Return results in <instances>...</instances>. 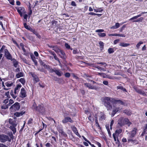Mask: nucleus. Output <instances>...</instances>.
I'll return each mask as SVG.
<instances>
[{"instance_id": "nucleus-1", "label": "nucleus", "mask_w": 147, "mask_h": 147, "mask_svg": "<svg viewBox=\"0 0 147 147\" xmlns=\"http://www.w3.org/2000/svg\"><path fill=\"white\" fill-rule=\"evenodd\" d=\"M104 105L106 107L107 110H110L112 109V105L113 102H114L115 103L118 105H123L124 102L120 100H116L112 98L108 97H106L102 99Z\"/></svg>"}, {"instance_id": "nucleus-2", "label": "nucleus", "mask_w": 147, "mask_h": 147, "mask_svg": "<svg viewBox=\"0 0 147 147\" xmlns=\"http://www.w3.org/2000/svg\"><path fill=\"white\" fill-rule=\"evenodd\" d=\"M32 108L34 110L37 111L39 113L42 114H43L45 112V109L44 108L42 105H39L38 107H36V104L35 103L32 106Z\"/></svg>"}, {"instance_id": "nucleus-3", "label": "nucleus", "mask_w": 147, "mask_h": 147, "mask_svg": "<svg viewBox=\"0 0 147 147\" xmlns=\"http://www.w3.org/2000/svg\"><path fill=\"white\" fill-rule=\"evenodd\" d=\"M7 140L9 142L11 141L8 136L4 134H0V142L3 143Z\"/></svg>"}, {"instance_id": "nucleus-4", "label": "nucleus", "mask_w": 147, "mask_h": 147, "mask_svg": "<svg viewBox=\"0 0 147 147\" xmlns=\"http://www.w3.org/2000/svg\"><path fill=\"white\" fill-rule=\"evenodd\" d=\"M16 8L21 17L23 16V14H24L26 13L25 11L24 8L23 7H17Z\"/></svg>"}, {"instance_id": "nucleus-5", "label": "nucleus", "mask_w": 147, "mask_h": 147, "mask_svg": "<svg viewBox=\"0 0 147 147\" xmlns=\"http://www.w3.org/2000/svg\"><path fill=\"white\" fill-rule=\"evenodd\" d=\"M20 108V106L19 103L18 102H16L11 106L10 108V109H12L14 110L17 111L19 110Z\"/></svg>"}, {"instance_id": "nucleus-6", "label": "nucleus", "mask_w": 147, "mask_h": 147, "mask_svg": "<svg viewBox=\"0 0 147 147\" xmlns=\"http://www.w3.org/2000/svg\"><path fill=\"white\" fill-rule=\"evenodd\" d=\"M84 85L87 87L89 89H94L98 90L99 89V88L95 86H93L89 83H84Z\"/></svg>"}, {"instance_id": "nucleus-7", "label": "nucleus", "mask_w": 147, "mask_h": 147, "mask_svg": "<svg viewBox=\"0 0 147 147\" xmlns=\"http://www.w3.org/2000/svg\"><path fill=\"white\" fill-rule=\"evenodd\" d=\"M8 99H6L3 101L2 105L1 107L2 109H5L8 108V107L9 106L8 104Z\"/></svg>"}, {"instance_id": "nucleus-8", "label": "nucleus", "mask_w": 147, "mask_h": 147, "mask_svg": "<svg viewBox=\"0 0 147 147\" xmlns=\"http://www.w3.org/2000/svg\"><path fill=\"white\" fill-rule=\"evenodd\" d=\"M4 55L7 59H12V57L7 49L4 50Z\"/></svg>"}, {"instance_id": "nucleus-9", "label": "nucleus", "mask_w": 147, "mask_h": 147, "mask_svg": "<svg viewBox=\"0 0 147 147\" xmlns=\"http://www.w3.org/2000/svg\"><path fill=\"white\" fill-rule=\"evenodd\" d=\"M118 124L122 126L125 125V118L122 117H121L118 120Z\"/></svg>"}, {"instance_id": "nucleus-10", "label": "nucleus", "mask_w": 147, "mask_h": 147, "mask_svg": "<svg viewBox=\"0 0 147 147\" xmlns=\"http://www.w3.org/2000/svg\"><path fill=\"white\" fill-rule=\"evenodd\" d=\"M62 122L64 123H66L68 122H70L71 123H72L73 121L72 119L71 118L69 117H66L64 118V119L62 120Z\"/></svg>"}, {"instance_id": "nucleus-11", "label": "nucleus", "mask_w": 147, "mask_h": 147, "mask_svg": "<svg viewBox=\"0 0 147 147\" xmlns=\"http://www.w3.org/2000/svg\"><path fill=\"white\" fill-rule=\"evenodd\" d=\"M30 74L33 78L34 80L35 81V83H36L38 82L39 81V79L36 74L32 72L30 73Z\"/></svg>"}, {"instance_id": "nucleus-12", "label": "nucleus", "mask_w": 147, "mask_h": 147, "mask_svg": "<svg viewBox=\"0 0 147 147\" xmlns=\"http://www.w3.org/2000/svg\"><path fill=\"white\" fill-rule=\"evenodd\" d=\"M132 137H131L130 136L127 138V140L128 142H131V144H138V141L136 140H133L131 139V138Z\"/></svg>"}, {"instance_id": "nucleus-13", "label": "nucleus", "mask_w": 147, "mask_h": 147, "mask_svg": "<svg viewBox=\"0 0 147 147\" xmlns=\"http://www.w3.org/2000/svg\"><path fill=\"white\" fill-rule=\"evenodd\" d=\"M20 96L22 98H24L26 97V92L24 89V88H22L20 93Z\"/></svg>"}, {"instance_id": "nucleus-14", "label": "nucleus", "mask_w": 147, "mask_h": 147, "mask_svg": "<svg viewBox=\"0 0 147 147\" xmlns=\"http://www.w3.org/2000/svg\"><path fill=\"white\" fill-rule=\"evenodd\" d=\"M60 57L63 59H65V54L63 51L62 50H61L59 53L58 54Z\"/></svg>"}, {"instance_id": "nucleus-15", "label": "nucleus", "mask_w": 147, "mask_h": 147, "mask_svg": "<svg viewBox=\"0 0 147 147\" xmlns=\"http://www.w3.org/2000/svg\"><path fill=\"white\" fill-rule=\"evenodd\" d=\"M146 13H147V12H142L140 14H139L136 16H135L132 18H131L129 20L131 21L134 20L135 19H136L138 17H140L143 14Z\"/></svg>"}, {"instance_id": "nucleus-16", "label": "nucleus", "mask_w": 147, "mask_h": 147, "mask_svg": "<svg viewBox=\"0 0 147 147\" xmlns=\"http://www.w3.org/2000/svg\"><path fill=\"white\" fill-rule=\"evenodd\" d=\"M98 116L99 117L100 119L101 120H102L105 119V115L102 112H100V113H98Z\"/></svg>"}, {"instance_id": "nucleus-17", "label": "nucleus", "mask_w": 147, "mask_h": 147, "mask_svg": "<svg viewBox=\"0 0 147 147\" xmlns=\"http://www.w3.org/2000/svg\"><path fill=\"white\" fill-rule=\"evenodd\" d=\"M39 61L40 65H42L45 68L50 69V66L45 64L41 60H40Z\"/></svg>"}, {"instance_id": "nucleus-18", "label": "nucleus", "mask_w": 147, "mask_h": 147, "mask_svg": "<svg viewBox=\"0 0 147 147\" xmlns=\"http://www.w3.org/2000/svg\"><path fill=\"white\" fill-rule=\"evenodd\" d=\"M137 129L136 128H134L131 132V135L130 136L131 137H133L136 135V133Z\"/></svg>"}, {"instance_id": "nucleus-19", "label": "nucleus", "mask_w": 147, "mask_h": 147, "mask_svg": "<svg viewBox=\"0 0 147 147\" xmlns=\"http://www.w3.org/2000/svg\"><path fill=\"white\" fill-rule=\"evenodd\" d=\"M136 91L138 93L141 94L143 96H145L146 95V93L143 90L140 89H137L136 90Z\"/></svg>"}, {"instance_id": "nucleus-20", "label": "nucleus", "mask_w": 147, "mask_h": 147, "mask_svg": "<svg viewBox=\"0 0 147 147\" xmlns=\"http://www.w3.org/2000/svg\"><path fill=\"white\" fill-rule=\"evenodd\" d=\"M11 60L12 61L14 66L16 67H17L18 63V62L14 59H13L12 58V59Z\"/></svg>"}, {"instance_id": "nucleus-21", "label": "nucleus", "mask_w": 147, "mask_h": 147, "mask_svg": "<svg viewBox=\"0 0 147 147\" xmlns=\"http://www.w3.org/2000/svg\"><path fill=\"white\" fill-rule=\"evenodd\" d=\"M53 50H54L57 54H58L60 51L61 49L58 48L57 46H55Z\"/></svg>"}, {"instance_id": "nucleus-22", "label": "nucleus", "mask_w": 147, "mask_h": 147, "mask_svg": "<svg viewBox=\"0 0 147 147\" xmlns=\"http://www.w3.org/2000/svg\"><path fill=\"white\" fill-rule=\"evenodd\" d=\"M125 124H127L128 126H129L131 124V123L129 121V119L127 118H125Z\"/></svg>"}, {"instance_id": "nucleus-23", "label": "nucleus", "mask_w": 147, "mask_h": 147, "mask_svg": "<svg viewBox=\"0 0 147 147\" xmlns=\"http://www.w3.org/2000/svg\"><path fill=\"white\" fill-rule=\"evenodd\" d=\"M119 45L120 46L122 47H125L130 45V44L129 43H126L123 42H121L120 43Z\"/></svg>"}, {"instance_id": "nucleus-24", "label": "nucleus", "mask_w": 147, "mask_h": 147, "mask_svg": "<svg viewBox=\"0 0 147 147\" xmlns=\"http://www.w3.org/2000/svg\"><path fill=\"white\" fill-rule=\"evenodd\" d=\"M119 108H116L114 109L112 112L111 116L112 117H113L114 115L117 112L119 111Z\"/></svg>"}, {"instance_id": "nucleus-25", "label": "nucleus", "mask_w": 147, "mask_h": 147, "mask_svg": "<svg viewBox=\"0 0 147 147\" xmlns=\"http://www.w3.org/2000/svg\"><path fill=\"white\" fill-rule=\"evenodd\" d=\"M55 73L59 76H61L63 74L61 71L56 69H55Z\"/></svg>"}, {"instance_id": "nucleus-26", "label": "nucleus", "mask_w": 147, "mask_h": 147, "mask_svg": "<svg viewBox=\"0 0 147 147\" xmlns=\"http://www.w3.org/2000/svg\"><path fill=\"white\" fill-rule=\"evenodd\" d=\"M23 76V73L21 72L19 73L16 75V77L17 78H19L20 77Z\"/></svg>"}, {"instance_id": "nucleus-27", "label": "nucleus", "mask_w": 147, "mask_h": 147, "mask_svg": "<svg viewBox=\"0 0 147 147\" xmlns=\"http://www.w3.org/2000/svg\"><path fill=\"white\" fill-rule=\"evenodd\" d=\"M117 89H120L122 90L123 92H127L126 90L123 88L122 86H118L117 87Z\"/></svg>"}, {"instance_id": "nucleus-28", "label": "nucleus", "mask_w": 147, "mask_h": 147, "mask_svg": "<svg viewBox=\"0 0 147 147\" xmlns=\"http://www.w3.org/2000/svg\"><path fill=\"white\" fill-rule=\"evenodd\" d=\"M31 3H32L31 2L30 3V5L29 6V11L28 14L30 16L32 12V10H31V8L32 7V6L33 5Z\"/></svg>"}, {"instance_id": "nucleus-29", "label": "nucleus", "mask_w": 147, "mask_h": 147, "mask_svg": "<svg viewBox=\"0 0 147 147\" xmlns=\"http://www.w3.org/2000/svg\"><path fill=\"white\" fill-rule=\"evenodd\" d=\"M123 112L128 115H131V113L130 111L128 110H125L123 111Z\"/></svg>"}, {"instance_id": "nucleus-30", "label": "nucleus", "mask_w": 147, "mask_h": 147, "mask_svg": "<svg viewBox=\"0 0 147 147\" xmlns=\"http://www.w3.org/2000/svg\"><path fill=\"white\" fill-rule=\"evenodd\" d=\"M5 84L7 87H9L12 86L13 83L10 82H6Z\"/></svg>"}, {"instance_id": "nucleus-31", "label": "nucleus", "mask_w": 147, "mask_h": 147, "mask_svg": "<svg viewBox=\"0 0 147 147\" xmlns=\"http://www.w3.org/2000/svg\"><path fill=\"white\" fill-rule=\"evenodd\" d=\"M98 44L99 45L100 47L101 50L103 49L104 46V44L102 41H100L98 42Z\"/></svg>"}, {"instance_id": "nucleus-32", "label": "nucleus", "mask_w": 147, "mask_h": 147, "mask_svg": "<svg viewBox=\"0 0 147 147\" xmlns=\"http://www.w3.org/2000/svg\"><path fill=\"white\" fill-rule=\"evenodd\" d=\"M143 20V18L140 17L136 20H133V22H142Z\"/></svg>"}, {"instance_id": "nucleus-33", "label": "nucleus", "mask_w": 147, "mask_h": 147, "mask_svg": "<svg viewBox=\"0 0 147 147\" xmlns=\"http://www.w3.org/2000/svg\"><path fill=\"white\" fill-rule=\"evenodd\" d=\"M95 67L98 69L100 70V71H106V69L105 68H102V67L99 66H96Z\"/></svg>"}, {"instance_id": "nucleus-34", "label": "nucleus", "mask_w": 147, "mask_h": 147, "mask_svg": "<svg viewBox=\"0 0 147 147\" xmlns=\"http://www.w3.org/2000/svg\"><path fill=\"white\" fill-rule=\"evenodd\" d=\"M5 49H6L5 46L4 45H3L0 50V53L3 52V51H4V50H5Z\"/></svg>"}, {"instance_id": "nucleus-35", "label": "nucleus", "mask_w": 147, "mask_h": 147, "mask_svg": "<svg viewBox=\"0 0 147 147\" xmlns=\"http://www.w3.org/2000/svg\"><path fill=\"white\" fill-rule=\"evenodd\" d=\"M9 128L13 131L14 134L16 132V129L15 128V127L10 126Z\"/></svg>"}, {"instance_id": "nucleus-36", "label": "nucleus", "mask_w": 147, "mask_h": 147, "mask_svg": "<svg viewBox=\"0 0 147 147\" xmlns=\"http://www.w3.org/2000/svg\"><path fill=\"white\" fill-rule=\"evenodd\" d=\"M53 56L54 58L59 63L61 64V63L59 59L57 57L56 54L54 55V56Z\"/></svg>"}, {"instance_id": "nucleus-37", "label": "nucleus", "mask_w": 147, "mask_h": 147, "mask_svg": "<svg viewBox=\"0 0 147 147\" xmlns=\"http://www.w3.org/2000/svg\"><path fill=\"white\" fill-rule=\"evenodd\" d=\"M143 44V42L142 41H140L136 45V47H137V49H138L140 47V46L141 44Z\"/></svg>"}, {"instance_id": "nucleus-38", "label": "nucleus", "mask_w": 147, "mask_h": 147, "mask_svg": "<svg viewBox=\"0 0 147 147\" xmlns=\"http://www.w3.org/2000/svg\"><path fill=\"white\" fill-rule=\"evenodd\" d=\"M122 130L121 129H117L115 131V133L116 134H118V135L119 134H120L122 132Z\"/></svg>"}, {"instance_id": "nucleus-39", "label": "nucleus", "mask_w": 147, "mask_h": 147, "mask_svg": "<svg viewBox=\"0 0 147 147\" xmlns=\"http://www.w3.org/2000/svg\"><path fill=\"white\" fill-rule=\"evenodd\" d=\"M20 46L22 48V49L23 50L24 52H26V50H25V48H24V45L22 43H21L20 44Z\"/></svg>"}, {"instance_id": "nucleus-40", "label": "nucleus", "mask_w": 147, "mask_h": 147, "mask_svg": "<svg viewBox=\"0 0 147 147\" xmlns=\"http://www.w3.org/2000/svg\"><path fill=\"white\" fill-rule=\"evenodd\" d=\"M19 81L21 82L23 84H25V80L24 78H21L19 80Z\"/></svg>"}, {"instance_id": "nucleus-41", "label": "nucleus", "mask_w": 147, "mask_h": 147, "mask_svg": "<svg viewBox=\"0 0 147 147\" xmlns=\"http://www.w3.org/2000/svg\"><path fill=\"white\" fill-rule=\"evenodd\" d=\"M98 35L100 37H104L106 35V34L104 33H98Z\"/></svg>"}, {"instance_id": "nucleus-42", "label": "nucleus", "mask_w": 147, "mask_h": 147, "mask_svg": "<svg viewBox=\"0 0 147 147\" xmlns=\"http://www.w3.org/2000/svg\"><path fill=\"white\" fill-rule=\"evenodd\" d=\"M9 103H8V104L9 105V106H10L14 102L13 100H12L10 99L9 100Z\"/></svg>"}, {"instance_id": "nucleus-43", "label": "nucleus", "mask_w": 147, "mask_h": 147, "mask_svg": "<svg viewBox=\"0 0 147 147\" xmlns=\"http://www.w3.org/2000/svg\"><path fill=\"white\" fill-rule=\"evenodd\" d=\"M108 53L109 54L113 53L114 52L113 50V49L110 48L108 50Z\"/></svg>"}, {"instance_id": "nucleus-44", "label": "nucleus", "mask_w": 147, "mask_h": 147, "mask_svg": "<svg viewBox=\"0 0 147 147\" xmlns=\"http://www.w3.org/2000/svg\"><path fill=\"white\" fill-rule=\"evenodd\" d=\"M97 63L98 64H100L103 65L105 67L107 65V64L106 63L104 62L98 63Z\"/></svg>"}, {"instance_id": "nucleus-45", "label": "nucleus", "mask_w": 147, "mask_h": 147, "mask_svg": "<svg viewBox=\"0 0 147 147\" xmlns=\"http://www.w3.org/2000/svg\"><path fill=\"white\" fill-rule=\"evenodd\" d=\"M10 94L11 95V96L13 97V98L14 99H15L17 97L16 96V95H14L13 94L12 91H11V92H10Z\"/></svg>"}, {"instance_id": "nucleus-46", "label": "nucleus", "mask_w": 147, "mask_h": 147, "mask_svg": "<svg viewBox=\"0 0 147 147\" xmlns=\"http://www.w3.org/2000/svg\"><path fill=\"white\" fill-rule=\"evenodd\" d=\"M24 28L27 29L29 30V28H30V27H29L27 25L26 23H24Z\"/></svg>"}, {"instance_id": "nucleus-47", "label": "nucleus", "mask_w": 147, "mask_h": 147, "mask_svg": "<svg viewBox=\"0 0 147 147\" xmlns=\"http://www.w3.org/2000/svg\"><path fill=\"white\" fill-rule=\"evenodd\" d=\"M34 34L35 35H36V36L38 38H40V35L36 31H35L34 32Z\"/></svg>"}, {"instance_id": "nucleus-48", "label": "nucleus", "mask_w": 147, "mask_h": 147, "mask_svg": "<svg viewBox=\"0 0 147 147\" xmlns=\"http://www.w3.org/2000/svg\"><path fill=\"white\" fill-rule=\"evenodd\" d=\"M5 96H7V98H10V96L9 95V92H5Z\"/></svg>"}, {"instance_id": "nucleus-49", "label": "nucleus", "mask_w": 147, "mask_h": 147, "mask_svg": "<svg viewBox=\"0 0 147 147\" xmlns=\"http://www.w3.org/2000/svg\"><path fill=\"white\" fill-rule=\"evenodd\" d=\"M79 53L78 51L76 49H74L73 51V53L74 54H76Z\"/></svg>"}, {"instance_id": "nucleus-50", "label": "nucleus", "mask_w": 147, "mask_h": 147, "mask_svg": "<svg viewBox=\"0 0 147 147\" xmlns=\"http://www.w3.org/2000/svg\"><path fill=\"white\" fill-rule=\"evenodd\" d=\"M21 85H18L15 88L16 90H18L21 87Z\"/></svg>"}, {"instance_id": "nucleus-51", "label": "nucleus", "mask_w": 147, "mask_h": 147, "mask_svg": "<svg viewBox=\"0 0 147 147\" xmlns=\"http://www.w3.org/2000/svg\"><path fill=\"white\" fill-rule=\"evenodd\" d=\"M65 76L66 77L69 78L70 76V74L69 73H66L65 74Z\"/></svg>"}, {"instance_id": "nucleus-52", "label": "nucleus", "mask_w": 147, "mask_h": 147, "mask_svg": "<svg viewBox=\"0 0 147 147\" xmlns=\"http://www.w3.org/2000/svg\"><path fill=\"white\" fill-rule=\"evenodd\" d=\"M95 31L96 32L100 33L104 32V30L103 29H98L96 30Z\"/></svg>"}, {"instance_id": "nucleus-53", "label": "nucleus", "mask_w": 147, "mask_h": 147, "mask_svg": "<svg viewBox=\"0 0 147 147\" xmlns=\"http://www.w3.org/2000/svg\"><path fill=\"white\" fill-rule=\"evenodd\" d=\"M32 119L31 118L28 121V124H30L32 123Z\"/></svg>"}, {"instance_id": "nucleus-54", "label": "nucleus", "mask_w": 147, "mask_h": 147, "mask_svg": "<svg viewBox=\"0 0 147 147\" xmlns=\"http://www.w3.org/2000/svg\"><path fill=\"white\" fill-rule=\"evenodd\" d=\"M48 69L51 72H54L55 73V69H52V68H50V69Z\"/></svg>"}, {"instance_id": "nucleus-55", "label": "nucleus", "mask_w": 147, "mask_h": 147, "mask_svg": "<svg viewBox=\"0 0 147 147\" xmlns=\"http://www.w3.org/2000/svg\"><path fill=\"white\" fill-rule=\"evenodd\" d=\"M12 126L16 127L17 125V124L16 123V121H14L11 124Z\"/></svg>"}, {"instance_id": "nucleus-56", "label": "nucleus", "mask_w": 147, "mask_h": 147, "mask_svg": "<svg viewBox=\"0 0 147 147\" xmlns=\"http://www.w3.org/2000/svg\"><path fill=\"white\" fill-rule=\"evenodd\" d=\"M106 127L107 129V131H108V133L109 136H111V132L109 130V127H107V126H106Z\"/></svg>"}, {"instance_id": "nucleus-57", "label": "nucleus", "mask_w": 147, "mask_h": 147, "mask_svg": "<svg viewBox=\"0 0 147 147\" xmlns=\"http://www.w3.org/2000/svg\"><path fill=\"white\" fill-rule=\"evenodd\" d=\"M89 14L91 15L94 16L96 15H99V14H96L93 12H90L89 13Z\"/></svg>"}, {"instance_id": "nucleus-58", "label": "nucleus", "mask_w": 147, "mask_h": 147, "mask_svg": "<svg viewBox=\"0 0 147 147\" xmlns=\"http://www.w3.org/2000/svg\"><path fill=\"white\" fill-rule=\"evenodd\" d=\"M71 5L72 6H76V5L75 2L74 1H72Z\"/></svg>"}, {"instance_id": "nucleus-59", "label": "nucleus", "mask_w": 147, "mask_h": 147, "mask_svg": "<svg viewBox=\"0 0 147 147\" xmlns=\"http://www.w3.org/2000/svg\"><path fill=\"white\" fill-rule=\"evenodd\" d=\"M65 47L67 49H69L70 48V46L67 43H65Z\"/></svg>"}, {"instance_id": "nucleus-60", "label": "nucleus", "mask_w": 147, "mask_h": 147, "mask_svg": "<svg viewBox=\"0 0 147 147\" xmlns=\"http://www.w3.org/2000/svg\"><path fill=\"white\" fill-rule=\"evenodd\" d=\"M115 27L117 29L119 27V24L118 23H116L115 24Z\"/></svg>"}, {"instance_id": "nucleus-61", "label": "nucleus", "mask_w": 147, "mask_h": 147, "mask_svg": "<svg viewBox=\"0 0 147 147\" xmlns=\"http://www.w3.org/2000/svg\"><path fill=\"white\" fill-rule=\"evenodd\" d=\"M24 18L26 20V21H27V18L28 17V15L26 14H24Z\"/></svg>"}, {"instance_id": "nucleus-62", "label": "nucleus", "mask_w": 147, "mask_h": 147, "mask_svg": "<svg viewBox=\"0 0 147 147\" xmlns=\"http://www.w3.org/2000/svg\"><path fill=\"white\" fill-rule=\"evenodd\" d=\"M119 41V39H116L114 41V44H116L117 43H118Z\"/></svg>"}, {"instance_id": "nucleus-63", "label": "nucleus", "mask_w": 147, "mask_h": 147, "mask_svg": "<svg viewBox=\"0 0 147 147\" xmlns=\"http://www.w3.org/2000/svg\"><path fill=\"white\" fill-rule=\"evenodd\" d=\"M0 147H8L5 144H3L0 143Z\"/></svg>"}, {"instance_id": "nucleus-64", "label": "nucleus", "mask_w": 147, "mask_h": 147, "mask_svg": "<svg viewBox=\"0 0 147 147\" xmlns=\"http://www.w3.org/2000/svg\"><path fill=\"white\" fill-rule=\"evenodd\" d=\"M57 22L54 20L53 21H52L51 22V23L54 26H55Z\"/></svg>"}]
</instances>
